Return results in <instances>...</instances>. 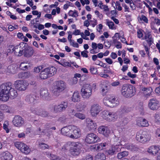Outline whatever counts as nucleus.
I'll return each mask as SVG.
<instances>
[{
	"label": "nucleus",
	"instance_id": "obj_48",
	"mask_svg": "<svg viewBox=\"0 0 160 160\" xmlns=\"http://www.w3.org/2000/svg\"><path fill=\"white\" fill-rule=\"evenodd\" d=\"M45 128L43 129L42 131L41 132L42 135H46L48 133V131L49 130V128L48 127V124L45 125Z\"/></svg>",
	"mask_w": 160,
	"mask_h": 160
},
{
	"label": "nucleus",
	"instance_id": "obj_61",
	"mask_svg": "<svg viewBox=\"0 0 160 160\" xmlns=\"http://www.w3.org/2000/svg\"><path fill=\"white\" fill-rule=\"evenodd\" d=\"M105 60L106 62L109 64H112L113 62L112 60L109 58H106Z\"/></svg>",
	"mask_w": 160,
	"mask_h": 160
},
{
	"label": "nucleus",
	"instance_id": "obj_16",
	"mask_svg": "<svg viewBox=\"0 0 160 160\" xmlns=\"http://www.w3.org/2000/svg\"><path fill=\"white\" fill-rule=\"evenodd\" d=\"M73 126L68 125L62 128L61 129V133L63 135L70 138L72 133Z\"/></svg>",
	"mask_w": 160,
	"mask_h": 160
},
{
	"label": "nucleus",
	"instance_id": "obj_20",
	"mask_svg": "<svg viewBox=\"0 0 160 160\" xmlns=\"http://www.w3.org/2000/svg\"><path fill=\"white\" fill-rule=\"evenodd\" d=\"M0 155L2 160H12V156L8 151L1 152Z\"/></svg>",
	"mask_w": 160,
	"mask_h": 160
},
{
	"label": "nucleus",
	"instance_id": "obj_11",
	"mask_svg": "<svg viewBox=\"0 0 160 160\" xmlns=\"http://www.w3.org/2000/svg\"><path fill=\"white\" fill-rule=\"evenodd\" d=\"M68 102L63 101L59 105H55L53 107V111L55 112H59L65 111L67 108Z\"/></svg>",
	"mask_w": 160,
	"mask_h": 160
},
{
	"label": "nucleus",
	"instance_id": "obj_8",
	"mask_svg": "<svg viewBox=\"0 0 160 160\" xmlns=\"http://www.w3.org/2000/svg\"><path fill=\"white\" fill-rule=\"evenodd\" d=\"M23 52L22 55L25 57L29 58L33 55L34 50L32 47L29 46L27 43L24 42Z\"/></svg>",
	"mask_w": 160,
	"mask_h": 160
},
{
	"label": "nucleus",
	"instance_id": "obj_63",
	"mask_svg": "<svg viewBox=\"0 0 160 160\" xmlns=\"http://www.w3.org/2000/svg\"><path fill=\"white\" fill-rule=\"evenodd\" d=\"M155 120L156 122H160V116L158 115H155Z\"/></svg>",
	"mask_w": 160,
	"mask_h": 160
},
{
	"label": "nucleus",
	"instance_id": "obj_56",
	"mask_svg": "<svg viewBox=\"0 0 160 160\" xmlns=\"http://www.w3.org/2000/svg\"><path fill=\"white\" fill-rule=\"evenodd\" d=\"M40 147L42 149H44L46 148H48L49 146L48 145L45 144L44 143H42L40 145Z\"/></svg>",
	"mask_w": 160,
	"mask_h": 160
},
{
	"label": "nucleus",
	"instance_id": "obj_10",
	"mask_svg": "<svg viewBox=\"0 0 160 160\" xmlns=\"http://www.w3.org/2000/svg\"><path fill=\"white\" fill-rule=\"evenodd\" d=\"M14 85L16 88L18 90L24 91L28 85V83L25 81L19 80L16 81L14 82Z\"/></svg>",
	"mask_w": 160,
	"mask_h": 160
},
{
	"label": "nucleus",
	"instance_id": "obj_47",
	"mask_svg": "<svg viewBox=\"0 0 160 160\" xmlns=\"http://www.w3.org/2000/svg\"><path fill=\"white\" fill-rule=\"evenodd\" d=\"M92 148L96 150H102L103 148H102L101 143H99L95 145Z\"/></svg>",
	"mask_w": 160,
	"mask_h": 160
},
{
	"label": "nucleus",
	"instance_id": "obj_53",
	"mask_svg": "<svg viewBox=\"0 0 160 160\" xmlns=\"http://www.w3.org/2000/svg\"><path fill=\"white\" fill-rule=\"evenodd\" d=\"M107 24L108 26L110 28L112 29L114 28L113 26L114 25V24L112 22L108 21L107 22Z\"/></svg>",
	"mask_w": 160,
	"mask_h": 160
},
{
	"label": "nucleus",
	"instance_id": "obj_37",
	"mask_svg": "<svg viewBox=\"0 0 160 160\" xmlns=\"http://www.w3.org/2000/svg\"><path fill=\"white\" fill-rule=\"evenodd\" d=\"M128 154V152L127 151H124L119 153L117 155V157L118 158L121 159L122 158L127 156Z\"/></svg>",
	"mask_w": 160,
	"mask_h": 160
},
{
	"label": "nucleus",
	"instance_id": "obj_5",
	"mask_svg": "<svg viewBox=\"0 0 160 160\" xmlns=\"http://www.w3.org/2000/svg\"><path fill=\"white\" fill-rule=\"evenodd\" d=\"M136 138L137 141L144 143L150 140V137L145 132L140 130L137 132Z\"/></svg>",
	"mask_w": 160,
	"mask_h": 160
},
{
	"label": "nucleus",
	"instance_id": "obj_52",
	"mask_svg": "<svg viewBox=\"0 0 160 160\" xmlns=\"http://www.w3.org/2000/svg\"><path fill=\"white\" fill-rule=\"evenodd\" d=\"M120 122H122V125H125L127 124L128 122V118L126 117L124 118L120 119Z\"/></svg>",
	"mask_w": 160,
	"mask_h": 160
},
{
	"label": "nucleus",
	"instance_id": "obj_58",
	"mask_svg": "<svg viewBox=\"0 0 160 160\" xmlns=\"http://www.w3.org/2000/svg\"><path fill=\"white\" fill-rule=\"evenodd\" d=\"M141 20L143 21L145 23H148V20L147 18L144 15H142L140 18Z\"/></svg>",
	"mask_w": 160,
	"mask_h": 160
},
{
	"label": "nucleus",
	"instance_id": "obj_23",
	"mask_svg": "<svg viewBox=\"0 0 160 160\" xmlns=\"http://www.w3.org/2000/svg\"><path fill=\"white\" fill-rule=\"evenodd\" d=\"M87 127L89 129H95L96 128V124L93 121L89 118L86 119Z\"/></svg>",
	"mask_w": 160,
	"mask_h": 160
},
{
	"label": "nucleus",
	"instance_id": "obj_43",
	"mask_svg": "<svg viewBox=\"0 0 160 160\" xmlns=\"http://www.w3.org/2000/svg\"><path fill=\"white\" fill-rule=\"evenodd\" d=\"M102 91L106 93L110 89V86L109 85H103L101 88Z\"/></svg>",
	"mask_w": 160,
	"mask_h": 160
},
{
	"label": "nucleus",
	"instance_id": "obj_35",
	"mask_svg": "<svg viewBox=\"0 0 160 160\" xmlns=\"http://www.w3.org/2000/svg\"><path fill=\"white\" fill-rule=\"evenodd\" d=\"M79 93L78 92H74L72 97V100L74 102H77L79 101Z\"/></svg>",
	"mask_w": 160,
	"mask_h": 160
},
{
	"label": "nucleus",
	"instance_id": "obj_26",
	"mask_svg": "<svg viewBox=\"0 0 160 160\" xmlns=\"http://www.w3.org/2000/svg\"><path fill=\"white\" fill-rule=\"evenodd\" d=\"M18 93L16 90L12 88V87L8 93V99L10 98L11 99H13L16 97Z\"/></svg>",
	"mask_w": 160,
	"mask_h": 160
},
{
	"label": "nucleus",
	"instance_id": "obj_33",
	"mask_svg": "<svg viewBox=\"0 0 160 160\" xmlns=\"http://www.w3.org/2000/svg\"><path fill=\"white\" fill-rule=\"evenodd\" d=\"M8 72L12 74L16 72L15 67L14 65H11L8 67L7 68Z\"/></svg>",
	"mask_w": 160,
	"mask_h": 160
},
{
	"label": "nucleus",
	"instance_id": "obj_22",
	"mask_svg": "<svg viewBox=\"0 0 160 160\" xmlns=\"http://www.w3.org/2000/svg\"><path fill=\"white\" fill-rule=\"evenodd\" d=\"M37 97L34 95H27L25 98L26 101L29 104L33 103L36 100Z\"/></svg>",
	"mask_w": 160,
	"mask_h": 160
},
{
	"label": "nucleus",
	"instance_id": "obj_27",
	"mask_svg": "<svg viewBox=\"0 0 160 160\" xmlns=\"http://www.w3.org/2000/svg\"><path fill=\"white\" fill-rule=\"evenodd\" d=\"M49 77H52L56 73L57 69L54 67H49L46 68Z\"/></svg>",
	"mask_w": 160,
	"mask_h": 160
},
{
	"label": "nucleus",
	"instance_id": "obj_24",
	"mask_svg": "<svg viewBox=\"0 0 160 160\" xmlns=\"http://www.w3.org/2000/svg\"><path fill=\"white\" fill-rule=\"evenodd\" d=\"M137 124L139 127H148L149 125L148 121L145 119L141 118L137 121Z\"/></svg>",
	"mask_w": 160,
	"mask_h": 160
},
{
	"label": "nucleus",
	"instance_id": "obj_46",
	"mask_svg": "<svg viewBox=\"0 0 160 160\" xmlns=\"http://www.w3.org/2000/svg\"><path fill=\"white\" fill-rule=\"evenodd\" d=\"M68 14L69 16L74 17H76L78 16L77 11H75L74 12H73L72 10H70L68 12Z\"/></svg>",
	"mask_w": 160,
	"mask_h": 160
},
{
	"label": "nucleus",
	"instance_id": "obj_15",
	"mask_svg": "<svg viewBox=\"0 0 160 160\" xmlns=\"http://www.w3.org/2000/svg\"><path fill=\"white\" fill-rule=\"evenodd\" d=\"M81 135V132L79 128L73 126L72 133L71 134L70 138L72 139H77L79 138Z\"/></svg>",
	"mask_w": 160,
	"mask_h": 160
},
{
	"label": "nucleus",
	"instance_id": "obj_31",
	"mask_svg": "<svg viewBox=\"0 0 160 160\" xmlns=\"http://www.w3.org/2000/svg\"><path fill=\"white\" fill-rule=\"evenodd\" d=\"M110 101L111 102V107H116L119 104V102L118 99H116L115 98H110Z\"/></svg>",
	"mask_w": 160,
	"mask_h": 160
},
{
	"label": "nucleus",
	"instance_id": "obj_60",
	"mask_svg": "<svg viewBox=\"0 0 160 160\" xmlns=\"http://www.w3.org/2000/svg\"><path fill=\"white\" fill-rule=\"evenodd\" d=\"M127 75L129 77L132 78H136L137 76L136 74H131V72H128L127 74Z\"/></svg>",
	"mask_w": 160,
	"mask_h": 160
},
{
	"label": "nucleus",
	"instance_id": "obj_62",
	"mask_svg": "<svg viewBox=\"0 0 160 160\" xmlns=\"http://www.w3.org/2000/svg\"><path fill=\"white\" fill-rule=\"evenodd\" d=\"M129 4L130 7L132 10H134L136 9L135 5L132 2H130Z\"/></svg>",
	"mask_w": 160,
	"mask_h": 160
},
{
	"label": "nucleus",
	"instance_id": "obj_7",
	"mask_svg": "<svg viewBox=\"0 0 160 160\" xmlns=\"http://www.w3.org/2000/svg\"><path fill=\"white\" fill-rule=\"evenodd\" d=\"M24 42H21L19 45H17L15 47L13 46H10V48H12V52L16 56L20 57L22 55L23 49L24 46Z\"/></svg>",
	"mask_w": 160,
	"mask_h": 160
},
{
	"label": "nucleus",
	"instance_id": "obj_18",
	"mask_svg": "<svg viewBox=\"0 0 160 160\" xmlns=\"http://www.w3.org/2000/svg\"><path fill=\"white\" fill-rule=\"evenodd\" d=\"M121 146L112 145L109 149L107 151V152L109 155H113L120 151L121 150Z\"/></svg>",
	"mask_w": 160,
	"mask_h": 160
},
{
	"label": "nucleus",
	"instance_id": "obj_40",
	"mask_svg": "<svg viewBox=\"0 0 160 160\" xmlns=\"http://www.w3.org/2000/svg\"><path fill=\"white\" fill-rule=\"evenodd\" d=\"M58 121L62 122L65 123L67 122L69 120L68 118H67L66 116L63 115L61 117H60L58 119Z\"/></svg>",
	"mask_w": 160,
	"mask_h": 160
},
{
	"label": "nucleus",
	"instance_id": "obj_13",
	"mask_svg": "<svg viewBox=\"0 0 160 160\" xmlns=\"http://www.w3.org/2000/svg\"><path fill=\"white\" fill-rule=\"evenodd\" d=\"M159 106V102L156 98H153L149 100L148 107L151 109L156 110L158 108Z\"/></svg>",
	"mask_w": 160,
	"mask_h": 160
},
{
	"label": "nucleus",
	"instance_id": "obj_55",
	"mask_svg": "<svg viewBox=\"0 0 160 160\" xmlns=\"http://www.w3.org/2000/svg\"><path fill=\"white\" fill-rule=\"evenodd\" d=\"M152 89L151 88H145L144 89V91L145 92V93L147 92L146 94L149 95L152 92Z\"/></svg>",
	"mask_w": 160,
	"mask_h": 160
},
{
	"label": "nucleus",
	"instance_id": "obj_19",
	"mask_svg": "<svg viewBox=\"0 0 160 160\" xmlns=\"http://www.w3.org/2000/svg\"><path fill=\"white\" fill-rule=\"evenodd\" d=\"M101 110V107L98 104H95L91 107V113L92 116H95L97 115Z\"/></svg>",
	"mask_w": 160,
	"mask_h": 160
},
{
	"label": "nucleus",
	"instance_id": "obj_39",
	"mask_svg": "<svg viewBox=\"0 0 160 160\" xmlns=\"http://www.w3.org/2000/svg\"><path fill=\"white\" fill-rule=\"evenodd\" d=\"M127 148L132 151H136L138 150V148L137 146L133 144H129L127 146Z\"/></svg>",
	"mask_w": 160,
	"mask_h": 160
},
{
	"label": "nucleus",
	"instance_id": "obj_9",
	"mask_svg": "<svg viewBox=\"0 0 160 160\" xmlns=\"http://www.w3.org/2000/svg\"><path fill=\"white\" fill-rule=\"evenodd\" d=\"M15 145L16 147L22 152L26 154H28L30 152V149L28 146L22 142H17L15 143Z\"/></svg>",
	"mask_w": 160,
	"mask_h": 160
},
{
	"label": "nucleus",
	"instance_id": "obj_3",
	"mask_svg": "<svg viewBox=\"0 0 160 160\" xmlns=\"http://www.w3.org/2000/svg\"><path fill=\"white\" fill-rule=\"evenodd\" d=\"M55 83L53 94L55 96L57 97L59 95L60 93L66 88V85L64 82L62 80L56 81Z\"/></svg>",
	"mask_w": 160,
	"mask_h": 160
},
{
	"label": "nucleus",
	"instance_id": "obj_6",
	"mask_svg": "<svg viewBox=\"0 0 160 160\" xmlns=\"http://www.w3.org/2000/svg\"><path fill=\"white\" fill-rule=\"evenodd\" d=\"M72 146L70 148V153L73 156L78 155L80 152V150L82 146V144L79 142H73Z\"/></svg>",
	"mask_w": 160,
	"mask_h": 160
},
{
	"label": "nucleus",
	"instance_id": "obj_4",
	"mask_svg": "<svg viewBox=\"0 0 160 160\" xmlns=\"http://www.w3.org/2000/svg\"><path fill=\"white\" fill-rule=\"evenodd\" d=\"M92 88L89 84H84L81 90V94L84 98L88 99L92 94Z\"/></svg>",
	"mask_w": 160,
	"mask_h": 160
},
{
	"label": "nucleus",
	"instance_id": "obj_44",
	"mask_svg": "<svg viewBox=\"0 0 160 160\" xmlns=\"http://www.w3.org/2000/svg\"><path fill=\"white\" fill-rule=\"evenodd\" d=\"M103 102L106 106L111 107V105L110 101V98L109 99L104 98L103 100Z\"/></svg>",
	"mask_w": 160,
	"mask_h": 160
},
{
	"label": "nucleus",
	"instance_id": "obj_17",
	"mask_svg": "<svg viewBox=\"0 0 160 160\" xmlns=\"http://www.w3.org/2000/svg\"><path fill=\"white\" fill-rule=\"evenodd\" d=\"M98 131L99 133L103 134L106 137L108 136L110 133V130L108 128L104 126L100 127L98 128Z\"/></svg>",
	"mask_w": 160,
	"mask_h": 160
},
{
	"label": "nucleus",
	"instance_id": "obj_29",
	"mask_svg": "<svg viewBox=\"0 0 160 160\" xmlns=\"http://www.w3.org/2000/svg\"><path fill=\"white\" fill-rule=\"evenodd\" d=\"M145 39L146 40V41L150 46L153 43L152 36L150 32H148L146 34L145 36Z\"/></svg>",
	"mask_w": 160,
	"mask_h": 160
},
{
	"label": "nucleus",
	"instance_id": "obj_32",
	"mask_svg": "<svg viewBox=\"0 0 160 160\" xmlns=\"http://www.w3.org/2000/svg\"><path fill=\"white\" fill-rule=\"evenodd\" d=\"M40 77L42 79H46L49 77L46 68L41 71L40 74Z\"/></svg>",
	"mask_w": 160,
	"mask_h": 160
},
{
	"label": "nucleus",
	"instance_id": "obj_38",
	"mask_svg": "<svg viewBox=\"0 0 160 160\" xmlns=\"http://www.w3.org/2000/svg\"><path fill=\"white\" fill-rule=\"evenodd\" d=\"M117 116L114 113L110 112V113L109 115L107 120L109 121H114L117 119Z\"/></svg>",
	"mask_w": 160,
	"mask_h": 160
},
{
	"label": "nucleus",
	"instance_id": "obj_12",
	"mask_svg": "<svg viewBox=\"0 0 160 160\" xmlns=\"http://www.w3.org/2000/svg\"><path fill=\"white\" fill-rule=\"evenodd\" d=\"M100 141L99 138L93 133L88 134L85 139L86 142L89 144L95 143L99 142Z\"/></svg>",
	"mask_w": 160,
	"mask_h": 160
},
{
	"label": "nucleus",
	"instance_id": "obj_21",
	"mask_svg": "<svg viewBox=\"0 0 160 160\" xmlns=\"http://www.w3.org/2000/svg\"><path fill=\"white\" fill-rule=\"evenodd\" d=\"M41 96L43 99L48 100L50 99V96L47 89L42 88L40 90Z\"/></svg>",
	"mask_w": 160,
	"mask_h": 160
},
{
	"label": "nucleus",
	"instance_id": "obj_49",
	"mask_svg": "<svg viewBox=\"0 0 160 160\" xmlns=\"http://www.w3.org/2000/svg\"><path fill=\"white\" fill-rule=\"evenodd\" d=\"M132 110V108H129L127 106L124 107L122 111L123 112L128 113L130 112Z\"/></svg>",
	"mask_w": 160,
	"mask_h": 160
},
{
	"label": "nucleus",
	"instance_id": "obj_1",
	"mask_svg": "<svg viewBox=\"0 0 160 160\" xmlns=\"http://www.w3.org/2000/svg\"><path fill=\"white\" fill-rule=\"evenodd\" d=\"M135 88L132 85L129 84H124L122 87L121 92L124 97H131L135 94Z\"/></svg>",
	"mask_w": 160,
	"mask_h": 160
},
{
	"label": "nucleus",
	"instance_id": "obj_41",
	"mask_svg": "<svg viewBox=\"0 0 160 160\" xmlns=\"http://www.w3.org/2000/svg\"><path fill=\"white\" fill-rule=\"evenodd\" d=\"M39 116H40L42 117H52L48 113V112L42 109L41 112L39 114Z\"/></svg>",
	"mask_w": 160,
	"mask_h": 160
},
{
	"label": "nucleus",
	"instance_id": "obj_59",
	"mask_svg": "<svg viewBox=\"0 0 160 160\" xmlns=\"http://www.w3.org/2000/svg\"><path fill=\"white\" fill-rule=\"evenodd\" d=\"M95 13L100 19H101L102 18L103 16L102 14L100 13L98 11H96L95 12Z\"/></svg>",
	"mask_w": 160,
	"mask_h": 160
},
{
	"label": "nucleus",
	"instance_id": "obj_64",
	"mask_svg": "<svg viewBox=\"0 0 160 160\" xmlns=\"http://www.w3.org/2000/svg\"><path fill=\"white\" fill-rule=\"evenodd\" d=\"M159 84H160V86L156 88L155 92L156 93L160 95V83Z\"/></svg>",
	"mask_w": 160,
	"mask_h": 160
},
{
	"label": "nucleus",
	"instance_id": "obj_30",
	"mask_svg": "<svg viewBox=\"0 0 160 160\" xmlns=\"http://www.w3.org/2000/svg\"><path fill=\"white\" fill-rule=\"evenodd\" d=\"M30 73L28 72H23L19 73L18 76L19 78H28L30 77Z\"/></svg>",
	"mask_w": 160,
	"mask_h": 160
},
{
	"label": "nucleus",
	"instance_id": "obj_42",
	"mask_svg": "<svg viewBox=\"0 0 160 160\" xmlns=\"http://www.w3.org/2000/svg\"><path fill=\"white\" fill-rule=\"evenodd\" d=\"M110 112L107 111H104L102 113V117L105 119L107 120Z\"/></svg>",
	"mask_w": 160,
	"mask_h": 160
},
{
	"label": "nucleus",
	"instance_id": "obj_2",
	"mask_svg": "<svg viewBox=\"0 0 160 160\" xmlns=\"http://www.w3.org/2000/svg\"><path fill=\"white\" fill-rule=\"evenodd\" d=\"M12 83L8 82L2 84L0 86V91L1 92V95H3L2 96L1 100L6 102L8 99V93L9 91L12 87Z\"/></svg>",
	"mask_w": 160,
	"mask_h": 160
},
{
	"label": "nucleus",
	"instance_id": "obj_14",
	"mask_svg": "<svg viewBox=\"0 0 160 160\" xmlns=\"http://www.w3.org/2000/svg\"><path fill=\"white\" fill-rule=\"evenodd\" d=\"M12 122L15 126L19 127L21 126L24 123L23 119L19 115L15 116Z\"/></svg>",
	"mask_w": 160,
	"mask_h": 160
},
{
	"label": "nucleus",
	"instance_id": "obj_45",
	"mask_svg": "<svg viewBox=\"0 0 160 160\" xmlns=\"http://www.w3.org/2000/svg\"><path fill=\"white\" fill-rule=\"evenodd\" d=\"M74 116L76 118L79 119L83 120L85 118V116L84 115L80 113H75Z\"/></svg>",
	"mask_w": 160,
	"mask_h": 160
},
{
	"label": "nucleus",
	"instance_id": "obj_50",
	"mask_svg": "<svg viewBox=\"0 0 160 160\" xmlns=\"http://www.w3.org/2000/svg\"><path fill=\"white\" fill-rule=\"evenodd\" d=\"M50 160H62L60 158H59L56 155L52 154H51L50 155Z\"/></svg>",
	"mask_w": 160,
	"mask_h": 160
},
{
	"label": "nucleus",
	"instance_id": "obj_34",
	"mask_svg": "<svg viewBox=\"0 0 160 160\" xmlns=\"http://www.w3.org/2000/svg\"><path fill=\"white\" fill-rule=\"evenodd\" d=\"M106 156L102 153H98L95 157V160H105Z\"/></svg>",
	"mask_w": 160,
	"mask_h": 160
},
{
	"label": "nucleus",
	"instance_id": "obj_51",
	"mask_svg": "<svg viewBox=\"0 0 160 160\" xmlns=\"http://www.w3.org/2000/svg\"><path fill=\"white\" fill-rule=\"evenodd\" d=\"M43 67L42 66H39L36 67L34 68L33 71L36 73H39L40 71L42 69Z\"/></svg>",
	"mask_w": 160,
	"mask_h": 160
},
{
	"label": "nucleus",
	"instance_id": "obj_25",
	"mask_svg": "<svg viewBox=\"0 0 160 160\" xmlns=\"http://www.w3.org/2000/svg\"><path fill=\"white\" fill-rule=\"evenodd\" d=\"M159 150V148L158 146H152L148 148V151L149 153L155 155L158 152Z\"/></svg>",
	"mask_w": 160,
	"mask_h": 160
},
{
	"label": "nucleus",
	"instance_id": "obj_36",
	"mask_svg": "<svg viewBox=\"0 0 160 160\" xmlns=\"http://www.w3.org/2000/svg\"><path fill=\"white\" fill-rule=\"evenodd\" d=\"M10 108L5 104H1L0 105V109L5 112H9Z\"/></svg>",
	"mask_w": 160,
	"mask_h": 160
},
{
	"label": "nucleus",
	"instance_id": "obj_57",
	"mask_svg": "<svg viewBox=\"0 0 160 160\" xmlns=\"http://www.w3.org/2000/svg\"><path fill=\"white\" fill-rule=\"evenodd\" d=\"M88 52V51L87 50H84L82 51L81 52V55L83 57L87 58L88 57L87 54Z\"/></svg>",
	"mask_w": 160,
	"mask_h": 160
},
{
	"label": "nucleus",
	"instance_id": "obj_28",
	"mask_svg": "<svg viewBox=\"0 0 160 160\" xmlns=\"http://www.w3.org/2000/svg\"><path fill=\"white\" fill-rule=\"evenodd\" d=\"M42 109V108L38 107H33L30 108V111L32 113L39 116Z\"/></svg>",
	"mask_w": 160,
	"mask_h": 160
},
{
	"label": "nucleus",
	"instance_id": "obj_54",
	"mask_svg": "<svg viewBox=\"0 0 160 160\" xmlns=\"http://www.w3.org/2000/svg\"><path fill=\"white\" fill-rule=\"evenodd\" d=\"M90 72L92 74H96L97 72V69L93 67H91L90 68Z\"/></svg>",
	"mask_w": 160,
	"mask_h": 160
}]
</instances>
